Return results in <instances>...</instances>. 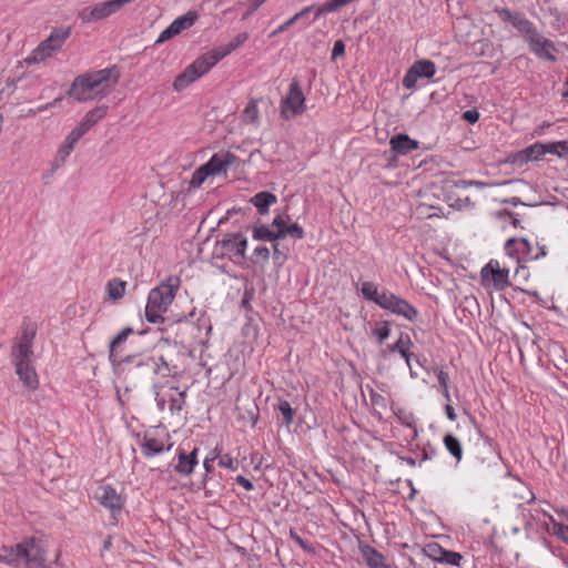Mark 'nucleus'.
Listing matches in <instances>:
<instances>
[{"label": "nucleus", "instance_id": "1", "mask_svg": "<svg viewBox=\"0 0 568 568\" xmlns=\"http://www.w3.org/2000/svg\"><path fill=\"white\" fill-rule=\"evenodd\" d=\"M118 80L114 68L83 73L73 80L68 94L79 102L102 99L113 91Z\"/></svg>", "mask_w": 568, "mask_h": 568}, {"label": "nucleus", "instance_id": "2", "mask_svg": "<svg viewBox=\"0 0 568 568\" xmlns=\"http://www.w3.org/2000/svg\"><path fill=\"white\" fill-rule=\"evenodd\" d=\"M45 561V549L41 540L26 538L16 546L0 548V562L12 567L40 568Z\"/></svg>", "mask_w": 568, "mask_h": 568}, {"label": "nucleus", "instance_id": "3", "mask_svg": "<svg viewBox=\"0 0 568 568\" xmlns=\"http://www.w3.org/2000/svg\"><path fill=\"white\" fill-rule=\"evenodd\" d=\"M179 278H169L168 282L150 291L145 306V317L150 323L163 321V313L169 310L179 288Z\"/></svg>", "mask_w": 568, "mask_h": 568}, {"label": "nucleus", "instance_id": "4", "mask_svg": "<svg viewBox=\"0 0 568 568\" xmlns=\"http://www.w3.org/2000/svg\"><path fill=\"white\" fill-rule=\"evenodd\" d=\"M214 61L207 53L200 55L173 81V89L176 92L185 90L190 84L204 75L214 67Z\"/></svg>", "mask_w": 568, "mask_h": 568}, {"label": "nucleus", "instance_id": "5", "mask_svg": "<svg viewBox=\"0 0 568 568\" xmlns=\"http://www.w3.org/2000/svg\"><path fill=\"white\" fill-rule=\"evenodd\" d=\"M305 100V95L298 81L294 79L290 84L287 94L281 101V118L284 120H291L303 114L306 110Z\"/></svg>", "mask_w": 568, "mask_h": 568}, {"label": "nucleus", "instance_id": "6", "mask_svg": "<svg viewBox=\"0 0 568 568\" xmlns=\"http://www.w3.org/2000/svg\"><path fill=\"white\" fill-rule=\"evenodd\" d=\"M69 37V31H54L49 38L43 40L32 52L26 58V63H40L52 57L54 52L61 49L63 42Z\"/></svg>", "mask_w": 568, "mask_h": 568}, {"label": "nucleus", "instance_id": "7", "mask_svg": "<svg viewBox=\"0 0 568 568\" xmlns=\"http://www.w3.org/2000/svg\"><path fill=\"white\" fill-rule=\"evenodd\" d=\"M132 1L133 0H108L97 3L93 7H85L80 10L79 18L85 23L97 22L110 17Z\"/></svg>", "mask_w": 568, "mask_h": 568}, {"label": "nucleus", "instance_id": "8", "mask_svg": "<svg viewBox=\"0 0 568 568\" xmlns=\"http://www.w3.org/2000/svg\"><path fill=\"white\" fill-rule=\"evenodd\" d=\"M481 283L486 287L501 291L509 285V270L503 267L498 261L491 260L480 272Z\"/></svg>", "mask_w": 568, "mask_h": 568}, {"label": "nucleus", "instance_id": "9", "mask_svg": "<svg viewBox=\"0 0 568 568\" xmlns=\"http://www.w3.org/2000/svg\"><path fill=\"white\" fill-rule=\"evenodd\" d=\"M36 336V327L28 325L20 334L17 343L12 347V362L32 363L33 359V339Z\"/></svg>", "mask_w": 568, "mask_h": 568}, {"label": "nucleus", "instance_id": "10", "mask_svg": "<svg viewBox=\"0 0 568 568\" xmlns=\"http://www.w3.org/2000/svg\"><path fill=\"white\" fill-rule=\"evenodd\" d=\"M239 161L237 156L229 151L215 153L204 165L211 176L226 174L229 169Z\"/></svg>", "mask_w": 568, "mask_h": 568}, {"label": "nucleus", "instance_id": "11", "mask_svg": "<svg viewBox=\"0 0 568 568\" xmlns=\"http://www.w3.org/2000/svg\"><path fill=\"white\" fill-rule=\"evenodd\" d=\"M526 33L529 47L536 55L545 60L555 61V47L550 40L536 32L532 27L530 28V32Z\"/></svg>", "mask_w": 568, "mask_h": 568}, {"label": "nucleus", "instance_id": "12", "mask_svg": "<svg viewBox=\"0 0 568 568\" xmlns=\"http://www.w3.org/2000/svg\"><path fill=\"white\" fill-rule=\"evenodd\" d=\"M382 307L397 315H400L408 321H414L418 315V312L414 306H412L407 301L394 295L393 293H389L388 296H384Z\"/></svg>", "mask_w": 568, "mask_h": 568}, {"label": "nucleus", "instance_id": "13", "mask_svg": "<svg viewBox=\"0 0 568 568\" xmlns=\"http://www.w3.org/2000/svg\"><path fill=\"white\" fill-rule=\"evenodd\" d=\"M220 243L223 254L229 255L232 260L244 257L247 240L241 233L227 234Z\"/></svg>", "mask_w": 568, "mask_h": 568}, {"label": "nucleus", "instance_id": "14", "mask_svg": "<svg viewBox=\"0 0 568 568\" xmlns=\"http://www.w3.org/2000/svg\"><path fill=\"white\" fill-rule=\"evenodd\" d=\"M97 499L99 503L109 508L112 511L113 523H116V518L114 516L115 511H120L123 506L122 497L116 493L114 488L109 485L101 486L97 491Z\"/></svg>", "mask_w": 568, "mask_h": 568}, {"label": "nucleus", "instance_id": "15", "mask_svg": "<svg viewBox=\"0 0 568 568\" xmlns=\"http://www.w3.org/2000/svg\"><path fill=\"white\" fill-rule=\"evenodd\" d=\"M288 221H290L288 216L277 215L274 217L271 226H272V229H274L273 231H274L277 240L284 239L287 235H290L294 239H298V240L303 239L304 237L303 229L297 223H293V224L288 225L287 224Z\"/></svg>", "mask_w": 568, "mask_h": 568}, {"label": "nucleus", "instance_id": "16", "mask_svg": "<svg viewBox=\"0 0 568 568\" xmlns=\"http://www.w3.org/2000/svg\"><path fill=\"white\" fill-rule=\"evenodd\" d=\"M196 19V14L194 12H187L184 16L176 18L166 29H164L155 43H163L171 39L172 37L179 34L182 30L190 28Z\"/></svg>", "mask_w": 568, "mask_h": 568}, {"label": "nucleus", "instance_id": "17", "mask_svg": "<svg viewBox=\"0 0 568 568\" xmlns=\"http://www.w3.org/2000/svg\"><path fill=\"white\" fill-rule=\"evenodd\" d=\"M138 367L141 368V374L143 375H171L176 373L175 367H171L163 357H159L158 359L154 357H146L138 363Z\"/></svg>", "mask_w": 568, "mask_h": 568}, {"label": "nucleus", "instance_id": "18", "mask_svg": "<svg viewBox=\"0 0 568 568\" xmlns=\"http://www.w3.org/2000/svg\"><path fill=\"white\" fill-rule=\"evenodd\" d=\"M248 39L247 32H242L237 34L232 41L229 43L214 48L207 54L214 61V64H216L219 61H221L223 58L231 54L233 51H235L237 48H240L246 40Z\"/></svg>", "mask_w": 568, "mask_h": 568}, {"label": "nucleus", "instance_id": "19", "mask_svg": "<svg viewBox=\"0 0 568 568\" xmlns=\"http://www.w3.org/2000/svg\"><path fill=\"white\" fill-rule=\"evenodd\" d=\"M13 365L16 374L19 376L23 385L29 389H37L39 386V379L32 363H17Z\"/></svg>", "mask_w": 568, "mask_h": 568}, {"label": "nucleus", "instance_id": "20", "mask_svg": "<svg viewBox=\"0 0 568 568\" xmlns=\"http://www.w3.org/2000/svg\"><path fill=\"white\" fill-rule=\"evenodd\" d=\"M197 465V448H194L191 453L186 454L180 450L178 463L174 466V470L181 476H190Z\"/></svg>", "mask_w": 568, "mask_h": 568}, {"label": "nucleus", "instance_id": "21", "mask_svg": "<svg viewBox=\"0 0 568 568\" xmlns=\"http://www.w3.org/2000/svg\"><path fill=\"white\" fill-rule=\"evenodd\" d=\"M418 196L420 199H425V201H420L415 207V213L418 215V217L430 219L433 216H439L440 209L437 205V203L435 201H427V196H428L427 190L419 191Z\"/></svg>", "mask_w": 568, "mask_h": 568}, {"label": "nucleus", "instance_id": "22", "mask_svg": "<svg viewBox=\"0 0 568 568\" xmlns=\"http://www.w3.org/2000/svg\"><path fill=\"white\" fill-rule=\"evenodd\" d=\"M392 150L399 155L408 154L418 149V142L406 134H398L389 141Z\"/></svg>", "mask_w": 568, "mask_h": 568}, {"label": "nucleus", "instance_id": "23", "mask_svg": "<svg viewBox=\"0 0 568 568\" xmlns=\"http://www.w3.org/2000/svg\"><path fill=\"white\" fill-rule=\"evenodd\" d=\"M546 145L545 143H535L526 149H524L523 151L518 152L515 158H514V161L517 162V163H526L528 161H537L539 159H541L542 155L546 154Z\"/></svg>", "mask_w": 568, "mask_h": 568}, {"label": "nucleus", "instance_id": "24", "mask_svg": "<svg viewBox=\"0 0 568 568\" xmlns=\"http://www.w3.org/2000/svg\"><path fill=\"white\" fill-rule=\"evenodd\" d=\"M171 446V444H165L163 439L145 436L141 444V449L146 457H152L162 453L164 449H170Z\"/></svg>", "mask_w": 568, "mask_h": 568}, {"label": "nucleus", "instance_id": "25", "mask_svg": "<svg viewBox=\"0 0 568 568\" xmlns=\"http://www.w3.org/2000/svg\"><path fill=\"white\" fill-rule=\"evenodd\" d=\"M498 14L503 21L510 22L514 27H516L518 30L524 32H530V28L532 27L531 23L519 17L516 13H513L508 9H500L498 10Z\"/></svg>", "mask_w": 568, "mask_h": 568}, {"label": "nucleus", "instance_id": "26", "mask_svg": "<svg viewBox=\"0 0 568 568\" xmlns=\"http://www.w3.org/2000/svg\"><path fill=\"white\" fill-rule=\"evenodd\" d=\"M513 244L518 245V250H520L523 254L529 256L531 260H537V258L546 255L545 246L538 247L539 251L535 255H531L532 247L527 239H520V240L509 239L506 242L505 248L507 251H509V247Z\"/></svg>", "mask_w": 568, "mask_h": 568}, {"label": "nucleus", "instance_id": "27", "mask_svg": "<svg viewBox=\"0 0 568 568\" xmlns=\"http://www.w3.org/2000/svg\"><path fill=\"white\" fill-rule=\"evenodd\" d=\"M276 201L277 197L270 192H258L251 199V203L261 214H266L268 212V207L276 203Z\"/></svg>", "mask_w": 568, "mask_h": 568}, {"label": "nucleus", "instance_id": "28", "mask_svg": "<svg viewBox=\"0 0 568 568\" xmlns=\"http://www.w3.org/2000/svg\"><path fill=\"white\" fill-rule=\"evenodd\" d=\"M361 292L366 300L376 303L381 307L384 296L389 295V293L387 292L379 293L377 285L373 282H364L362 284Z\"/></svg>", "mask_w": 568, "mask_h": 568}, {"label": "nucleus", "instance_id": "29", "mask_svg": "<svg viewBox=\"0 0 568 568\" xmlns=\"http://www.w3.org/2000/svg\"><path fill=\"white\" fill-rule=\"evenodd\" d=\"M363 555L371 568H390V566L386 562L385 557L374 548L366 547L363 550Z\"/></svg>", "mask_w": 568, "mask_h": 568}, {"label": "nucleus", "instance_id": "30", "mask_svg": "<svg viewBox=\"0 0 568 568\" xmlns=\"http://www.w3.org/2000/svg\"><path fill=\"white\" fill-rule=\"evenodd\" d=\"M242 121L244 123H250V124H253L255 126L258 125L260 123V111H258V108H257V101L256 100H251L245 109L243 110L242 112Z\"/></svg>", "mask_w": 568, "mask_h": 568}, {"label": "nucleus", "instance_id": "31", "mask_svg": "<svg viewBox=\"0 0 568 568\" xmlns=\"http://www.w3.org/2000/svg\"><path fill=\"white\" fill-rule=\"evenodd\" d=\"M126 282L119 278L109 281L106 285L108 295L111 300H120L125 293Z\"/></svg>", "mask_w": 568, "mask_h": 568}, {"label": "nucleus", "instance_id": "32", "mask_svg": "<svg viewBox=\"0 0 568 568\" xmlns=\"http://www.w3.org/2000/svg\"><path fill=\"white\" fill-rule=\"evenodd\" d=\"M105 108L99 106L91 111H89L84 118L82 119L81 123L90 130L100 119H102L105 114Z\"/></svg>", "mask_w": 568, "mask_h": 568}, {"label": "nucleus", "instance_id": "33", "mask_svg": "<svg viewBox=\"0 0 568 568\" xmlns=\"http://www.w3.org/2000/svg\"><path fill=\"white\" fill-rule=\"evenodd\" d=\"M413 69L417 72L419 78H432L436 71L435 64L428 60H420L415 62Z\"/></svg>", "mask_w": 568, "mask_h": 568}, {"label": "nucleus", "instance_id": "34", "mask_svg": "<svg viewBox=\"0 0 568 568\" xmlns=\"http://www.w3.org/2000/svg\"><path fill=\"white\" fill-rule=\"evenodd\" d=\"M444 444H445V447L447 448V450L457 459V460H460L462 459V455H463V450H462V446H460V443L459 440L448 434L444 437Z\"/></svg>", "mask_w": 568, "mask_h": 568}, {"label": "nucleus", "instance_id": "35", "mask_svg": "<svg viewBox=\"0 0 568 568\" xmlns=\"http://www.w3.org/2000/svg\"><path fill=\"white\" fill-rule=\"evenodd\" d=\"M78 141L71 138L69 134L63 141V143L60 145L58 150V156L57 161H60L61 163H64L67 158L71 154V152L74 149V145Z\"/></svg>", "mask_w": 568, "mask_h": 568}, {"label": "nucleus", "instance_id": "36", "mask_svg": "<svg viewBox=\"0 0 568 568\" xmlns=\"http://www.w3.org/2000/svg\"><path fill=\"white\" fill-rule=\"evenodd\" d=\"M546 153L556 154L560 158L568 156V142L567 141H558V142H549L545 143Z\"/></svg>", "mask_w": 568, "mask_h": 568}, {"label": "nucleus", "instance_id": "37", "mask_svg": "<svg viewBox=\"0 0 568 568\" xmlns=\"http://www.w3.org/2000/svg\"><path fill=\"white\" fill-rule=\"evenodd\" d=\"M253 239L260 241H275L277 240L274 231L267 225H258L253 230Z\"/></svg>", "mask_w": 568, "mask_h": 568}, {"label": "nucleus", "instance_id": "38", "mask_svg": "<svg viewBox=\"0 0 568 568\" xmlns=\"http://www.w3.org/2000/svg\"><path fill=\"white\" fill-rule=\"evenodd\" d=\"M211 176L207 172L205 165H201L197 170L194 171L192 179L190 181L191 186L199 187L203 184V182Z\"/></svg>", "mask_w": 568, "mask_h": 568}, {"label": "nucleus", "instance_id": "39", "mask_svg": "<svg viewBox=\"0 0 568 568\" xmlns=\"http://www.w3.org/2000/svg\"><path fill=\"white\" fill-rule=\"evenodd\" d=\"M445 550L446 549L442 548L438 544L432 542L426 546L425 554L433 560L440 562Z\"/></svg>", "mask_w": 568, "mask_h": 568}, {"label": "nucleus", "instance_id": "40", "mask_svg": "<svg viewBox=\"0 0 568 568\" xmlns=\"http://www.w3.org/2000/svg\"><path fill=\"white\" fill-rule=\"evenodd\" d=\"M132 328L126 327L122 329L110 343V357L114 356V352L116 347L126 339V337L132 333Z\"/></svg>", "mask_w": 568, "mask_h": 568}, {"label": "nucleus", "instance_id": "41", "mask_svg": "<svg viewBox=\"0 0 568 568\" xmlns=\"http://www.w3.org/2000/svg\"><path fill=\"white\" fill-rule=\"evenodd\" d=\"M278 410L281 412V414L284 418V423L286 425H291L293 423V417H294V410H293L291 404L286 400L280 402Z\"/></svg>", "mask_w": 568, "mask_h": 568}, {"label": "nucleus", "instance_id": "42", "mask_svg": "<svg viewBox=\"0 0 568 568\" xmlns=\"http://www.w3.org/2000/svg\"><path fill=\"white\" fill-rule=\"evenodd\" d=\"M437 378H438L439 385L442 387V393H443L444 397L446 398L447 402H449L450 395H449V390H448V382H449L448 374L444 371H438Z\"/></svg>", "mask_w": 568, "mask_h": 568}, {"label": "nucleus", "instance_id": "43", "mask_svg": "<svg viewBox=\"0 0 568 568\" xmlns=\"http://www.w3.org/2000/svg\"><path fill=\"white\" fill-rule=\"evenodd\" d=\"M418 78L419 75L412 67L403 78V85L406 89H413L415 88Z\"/></svg>", "mask_w": 568, "mask_h": 568}, {"label": "nucleus", "instance_id": "44", "mask_svg": "<svg viewBox=\"0 0 568 568\" xmlns=\"http://www.w3.org/2000/svg\"><path fill=\"white\" fill-rule=\"evenodd\" d=\"M551 530L556 536H558L561 540L568 544V526L557 521H552Z\"/></svg>", "mask_w": 568, "mask_h": 568}, {"label": "nucleus", "instance_id": "45", "mask_svg": "<svg viewBox=\"0 0 568 568\" xmlns=\"http://www.w3.org/2000/svg\"><path fill=\"white\" fill-rule=\"evenodd\" d=\"M460 560H462L460 554L450 551V550H445V554H444L440 562L448 564L452 566H459Z\"/></svg>", "mask_w": 568, "mask_h": 568}, {"label": "nucleus", "instance_id": "46", "mask_svg": "<svg viewBox=\"0 0 568 568\" xmlns=\"http://www.w3.org/2000/svg\"><path fill=\"white\" fill-rule=\"evenodd\" d=\"M62 100L61 97L54 99L52 102H49L47 104H42L36 109H29L28 112L24 114V116H34L37 113L48 110L49 108H52L57 105Z\"/></svg>", "mask_w": 568, "mask_h": 568}, {"label": "nucleus", "instance_id": "47", "mask_svg": "<svg viewBox=\"0 0 568 568\" xmlns=\"http://www.w3.org/2000/svg\"><path fill=\"white\" fill-rule=\"evenodd\" d=\"M389 333L390 329L387 323H382L374 329V335L378 338L381 343L388 338Z\"/></svg>", "mask_w": 568, "mask_h": 568}, {"label": "nucleus", "instance_id": "48", "mask_svg": "<svg viewBox=\"0 0 568 568\" xmlns=\"http://www.w3.org/2000/svg\"><path fill=\"white\" fill-rule=\"evenodd\" d=\"M371 400L372 404L378 407H386L387 405V398L383 394L376 393L374 390H371Z\"/></svg>", "mask_w": 568, "mask_h": 568}, {"label": "nucleus", "instance_id": "49", "mask_svg": "<svg viewBox=\"0 0 568 568\" xmlns=\"http://www.w3.org/2000/svg\"><path fill=\"white\" fill-rule=\"evenodd\" d=\"M353 0H329L325 2V9L328 12H333L338 10L341 7L346 6L347 3L352 2Z\"/></svg>", "mask_w": 568, "mask_h": 568}, {"label": "nucleus", "instance_id": "50", "mask_svg": "<svg viewBox=\"0 0 568 568\" xmlns=\"http://www.w3.org/2000/svg\"><path fill=\"white\" fill-rule=\"evenodd\" d=\"M399 354L402 355V357L405 359L407 366L409 367L410 376L412 377H416L417 374L414 371L413 365L409 364V358H415V355L409 352V346L407 348H405V349H399Z\"/></svg>", "mask_w": 568, "mask_h": 568}, {"label": "nucleus", "instance_id": "51", "mask_svg": "<svg viewBox=\"0 0 568 568\" xmlns=\"http://www.w3.org/2000/svg\"><path fill=\"white\" fill-rule=\"evenodd\" d=\"M236 460H234L230 455H223L219 459V465L229 469H236Z\"/></svg>", "mask_w": 568, "mask_h": 568}, {"label": "nucleus", "instance_id": "52", "mask_svg": "<svg viewBox=\"0 0 568 568\" xmlns=\"http://www.w3.org/2000/svg\"><path fill=\"white\" fill-rule=\"evenodd\" d=\"M298 21V18L296 17V14H294L292 18H290L287 21H285L283 24H281L276 30H274L272 33H271V37H275L282 32H284L288 27H291L292 24H294L295 22Z\"/></svg>", "mask_w": 568, "mask_h": 568}, {"label": "nucleus", "instance_id": "53", "mask_svg": "<svg viewBox=\"0 0 568 568\" xmlns=\"http://www.w3.org/2000/svg\"><path fill=\"white\" fill-rule=\"evenodd\" d=\"M89 130L80 122L69 135L74 140L79 141Z\"/></svg>", "mask_w": 568, "mask_h": 568}, {"label": "nucleus", "instance_id": "54", "mask_svg": "<svg viewBox=\"0 0 568 568\" xmlns=\"http://www.w3.org/2000/svg\"><path fill=\"white\" fill-rule=\"evenodd\" d=\"M463 118H464V120H466L467 122L473 124V123L478 121L479 113L475 109L467 110V111L464 112Z\"/></svg>", "mask_w": 568, "mask_h": 568}, {"label": "nucleus", "instance_id": "55", "mask_svg": "<svg viewBox=\"0 0 568 568\" xmlns=\"http://www.w3.org/2000/svg\"><path fill=\"white\" fill-rule=\"evenodd\" d=\"M412 345V342L409 339V337H406V341L403 339V337H400L397 343H395L392 347H390V351L392 352H395L397 351L399 353V349H405L407 348L408 346Z\"/></svg>", "mask_w": 568, "mask_h": 568}, {"label": "nucleus", "instance_id": "56", "mask_svg": "<svg viewBox=\"0 0 568 568\" xmlns=\"http://www.w3.org/2000/svg\"><path fill=\"white\" fill-rule=\"evenodd\" d=\"M345 52V45L343 41L338 40L334 43L333 51H332V58L336 59L337 57L344 54Z\"/></svg>", "mask_w": 568, "mask_h": 568}, {"label": "nucleus", "instance_id": "57", "mask_svg": "<svg viewBox=\"0 0 568 568\" xmlns=\"http://www.w3.org/2000/svg\"><path fill=\"white\" fill-rule=\"evenodd\" d=\"M467 428H468V430H469L470 435H471L474 438H476V439H478V440H480V439H481V432H480V429L477 427V425L474 423V420H473V419H470V420H469V423L467 424Z\"/></svg>", "mask_w": 568, "mask_h": 568}, {"label": "nucleus", "instance_id": "58", "mask_svg": "<svg viewBox=\"0 0 568 568\" xmlns=\"http://www.w3.org/2000/svg\"><path fill=\"white\" fill-rule=\"evenodd\" d=\"M470 185H475L477 187H484L486 184L483 182H479V181H465V180L458 181L456 183L457 187H464V189H466Z\"/></svg>", "mask_w": 568, "mask_h": 568}, {"label": "nucleus", "instance_id": "59", "mask_svg": "<svg viewBox=\"0 0 568 568\" xmlns=\"http://www.w3.org/2000/svg\"><path fill=\"white\" fill-rule=\"evenodd\" d=\"M254 254L258 257H262L263 260H268L270 257V250L266 246H257L254 250Z\"/></svg>", "mask_w": 568, "mask_h": 568}, {"label": "nucleus", "instance_id": "60", "mask_svg": "<svg viewBox=\"0 0 568 568\" xmlns=\"http://www.w3.org/2000/svg\"><path fill=\"white\" fill-rule=\"evenodd\" d=\"M237 481L246 489V490H251L253 488V485L252 483L246 479L245 477L243 476H239L237 477Z\"/></svg>", "mask_w": 568, "mask_h": 568}, {"label": "nucleus", "instance_id": "61", "mask_svg": "<svg viewBox=\"0 0 568 568\" xmlns=\"http://www.w3.org/2000/svg\"><path fill=\"white\" fill-rule=\"evenodd\" d=\"M153 389H154L155 400L158 402L159 407L162 409L164 407L165 400L160 397L156 384L153 385Z\"/></svg>", "mask_w": 568, "mask_h": 568}, {"label": "nucleus", "instance_id": "62", "mask_svg": "<svg viewBox=\"0 0 568 568\" xmlns=\"http://www.w3.org/2000/svg\"><path fill=\"white\" fill-rule=\"evenodd\" d=\"M445 412H446L447 417H448L450 420H455V419H456L455 409H454V407H453L450 404H447V405L445 406Z\"/></svg>", "mask_w": 568, "mask_h": 568}, {"label": "nucleus", "instance_id": "63", "mask_svg": "<svg viewBox=\"0 0 568 568\" xmlns=\"http://www.w3.org/2000/svg\"><path fill=\"white\" fill-rule=\"evenodd\" d=\"M220 454H221V449H219L217 447H215L209 456H206L209 459H211V462L213 463L216 458L220 457Z\"/></svg>", "mask_w": 568, "mask_h": 568}, {"label": "nucleus", "instance_id": "64", "mask_svg": "<svg viewBox=\"0 0 568 568\" xmlns=\"http://www.w3.org/2000/svg\"><path fill=\"white\" fill-rule=\"evenodd\" d=\"M273 251H274V256L276 260H278V261L285 260V255L282 254V252L278 250V246L276 244L273 246Z\"/></svg>", "mask_w": 568, "mask_h": 568}]
</instances>
